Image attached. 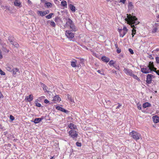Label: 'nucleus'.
I'll use <instances>...</instances> for the list:
<instances>
[{"mask_svg": "<svg viewBox=\"0 0 159 159\" xmlns=\"http://www.w3.org/2000/svg\"><path fill=\"white\" fill-rule=\"evenodd\" d=\"M126 18L125 17V20L127 22V23L131 25V27L133 28L132 30V34H135L136 33V27L134 25H136L139 23V22L137 21L138 19L135 16L129 14H126Z\"/></svg>", "mask_w": 159, "mask_h": 159, "instance_id": "nucleus-1", "label": "nucleus"}, {"mask_svg": "<svg viewBox=\"0 0 159 159\" xmlns=\"http://www.w3.org/2000/svg\"><path fill=\"white\" fill-rule=\"evenodd\" d=\"M66 23L64 25L65 28H69L73 32H75L78 30L77 27L75 26V23L69 17L63 18Z\"/></svg>", "mask_w": 159, "mask_h": 159, "instance_id": "nucleus-2", "label": "nucleus"}, {"mask_svg": "<svg viewBox=\"0 0 159 159\" xmlns=\"http://www.w3.org/2000/svg\"><path fill=\"white\" fill-rule=\"evenodd\" d=\"M129 135L136 141H137L140 139H142L141 134L134 130H133L130 132Z\"/></svg>", "mask_w": 159, "mask_h": 159, "instance_id": "nucleus-3", "label": "nucleus"}, {"mask_svg": "<svg viewBox=\"0 0 159 159\" xmlns=\"http://www.w3.org/2000/svg\"><path fill=\"white\" fill-rule=\"evenodd\" d=\"M69 136L72 138L73 140H76V138L78 136V134L76 131L72 129L69 132Z\"/></svg>", "mask_w": 159, "mask_h": 159, "instance_id": "nucleus-4", "label": "nucleus"}, {"mask_svg": "<svg viewBox=\"0 0 159 159\" xmlns=\"http://www.w3.org/2000/svg\"><path fill=\"white\" fill-rule=\"evenodd\" d=\"M141 71L143 73L147 74L151 73L152 70L149 67L145 66L144 67L141 68Z\"/></svg>", "mask_w": 159, "mask_h": 159, "instance_id": "nucleus-5", "label": "nucleus"}, {"mask_svg": "<svg viewBox=\"0 0 159 159\" xmlns=\"http://www.w3.org/2000/svg\"><path fill=\"white\" fill-rule=\"evenodd\" d=\"M71 31L70 30H67L65 32V35L68 39H72L74 37V34L72 33Z\"/></svg>", "mask_w": 159, "mask_h": 159, "instance_id": "nucleus-6", "label": "nucleus"}, {"mask_svg": "<svg viewBox=\"0 0 159 159\" xmlns=\"http://www.w3.org/2000/svg\"><path fill=\"white\" fill-rule=\"evenodd\" d=\"M154 76L151 74H148L147 75L146 82L148 84H150L151 83L152 77Z\"/></svg>", "mask_w": 159, "mask_h": 159, "instance_id": "nucleus-7", "label": "nucleus"}, {"mask_svg": "<svg viewBox=\"0 0 159 159\" xmlns=\"http://www.w3.org/2000/svg\"><path fill=\"white\" fill-rule=\"evenodd\" d=\"M44 118V116H42L40 118H36L34 119V120H31V121L33 122L35 124H38Z\"/></svg>", "mask_w": 159, "mask_h": 159, "instance_id": "nucleus-8", "label": "nucleus"}, {"mask_svg": "<svg viewBox=\"0 0 159 159\" xmlns=\"http://www.w3.org/2000/svg\"><path fill=\"white\" fill-rule=\"evenodd\" d=\"M123 71L125 74L131 76H132V75L133 74L132 73V71L130 69L125 68Z\"/></svg>", "mask_w": 159, "mask_h": 159, "instance_id": "nucleus-9", "label": "nucleus"}, {"mask_svg": "<svg viewBox=\"0 0 159 159\" xmlns=\"http://www.w3.org/2000/svg\"><path fill=\"white\" fill-rule=\"evenodd\" d=\"M52 101L54 102V103H56V102H59L61 100V98L58 95H56L53 97Z\"/></svg>", "mask_w": 159, "mask_h": 159, "instance_id": "nucleus-10", "label": "nucleus"}, {"mask_svg": "<svg viewBox=\"0 0 159 159\" xmlns=\"http://www.w3.org/2000/svg\"><path fill=\"white\" fill-rule=\"evenodd\" d=\"M56 108L57 110L61 111L63 112L66 114L68 113L69 112L67 110H66L58 106H56Z\"/></svg>", "mask_w": 159, "mask_h": 159, "instance_id": "nucleus-11", "label": "nucleus"}, {"mask_svg": "<svg viewBox=\"0 0 159 159\" xmlns=\"http://www.w3.org/2000/svg\"><path fill=\"white\" fill-rule=\"evenodd\" d=\"M13 76L16 77V75H17L19 74L20 72L18 68H14L12 70Z\"/></svg>", "mask_w": 159, "mask_h": 159, "instance_id": "nucleus-12", "label": "nucleus"}, {"mask_svg": "<svg viewBox=\"0 0 159 159\" xmlns=\"http://www.w3.org/2000/svg\"><path fill=\"white\" fill-rule=\"evenodd\" d=\"M14 5L16 7H22V5L20 0H15L14 1Z\"/></svg>", "mask_w": 159, "mask_h": 159, "instance_id": "nucleus-13", "label": "nucleus"}, {"mask_svg": "<svg viewBox=\"0 0 159 159\" xmlns=\"http://www.w3.org/2000/svg\"><path fill=\"white\" fill-rule=\"evenodd\" d=\"M118 30L120 34V37H123L127 33V32L124 31L121 29H119Z\"/></svg>", "mask_w": 159, "mask_h": 159, "instance_id": "nucleus-14", "label": "nucleus"}, {"mask_svg": "<svg viewBox=\"0 0 159 159\" xmlns=\"http://www.w3.org/2000/svg\"><path fill=\"white\" fill-rule=\"evenodd\" d=\"M152 119L154 123H157L159 121V117L157 115H155L152 117Z\"/></svg>", "mask_w": 159, "mask_h": 159, "instance_id": "nucleus-15", "label": "nucleus"}, {"mask_svg": "<svg viewBox=\"0 0 159 159\" xmlns=\"http://www.w3.org/2000/svg\"><path fill=\"white\" fill-rule=\"evenodd\" d=\"M33 99V96L32 94H30L29 96L25 97V100H27L29 102H30Z\"/></svg>", "mask_w": 159, "mask_h": 159, "instance_id": "nucleus-16", "label": "nucleus"}, {"mask_svg": "<svg viewBox=\"0 0 159 159\" xmlns=\"http://www.w3.org/2000/svg\"><path fill=\"white\" fill-rule=\"evenodd\" d=\"M6 69L8 71L12 72L14 68L12 66L8 65L6 66Z\"/></svg>", "mask_w": 159, "mask_h": 159, "instance_id": "nucleus-17", "label": "nucleus"}, {"mask_svg": "<svg viewBox=\"0 0 159 159\" xmlns=\"http://www.w3.org/2000/svg\"><path fill=\"white\" fill-rule=\"evenodd\" d=\"M68 127L71 129L73 130H75L77 129L76 126L74 125L73 124L71 123L68 125Z\"/></svg>", "mask_w": 159, "mask_h": 159, "instance_id": "nucleus-18", "label": "nucleus"}, {"mask_svg": "<svg viewBox=\"0 0 159 159\" xmlns=\"http://www.w3.org/2000/svg\"><path fill=\"white\" fill-rule=\"evenodd\" d=\"M101 60L102 61L106 63L110 61V59L105 56H102L101 57Z\"/></svg>", "mask_w": 159, "mask_h": 159, "instance_id": "nucleus-19", "label": "nucleus"}, {"mask_svg": "<svg viewBox=\"0 0 159 159\" xmlns=\"http://www.w3.org/2000/svg\"><path fill=\"white\" fill-rule=\"evenodd\" d=\"M68 7L72 12H75V11L76 9L74 5L70 4L68 5Z\"/></svg>", "mask_w": 159, "mask_h": 159, "instance_id": "nucleus-20", "label": "nucleus"}, {"mask_svg": "<svg viewBox=\"0 0 159 159\" xmlns=\"http://www.w3.org/2000/svg\"><path fill=\"white\" fill-rule=\"evenodd\" d=\"M37 13L38 15L41 16H44L46 15L44 11H37Z\"/></svg>", "mask_w": 159, "mask_h": 159, "instance_id": "nucleus-21", "label": "nucleus"}, {"mask_svg": "<svg viewBox=\"0 0 159 159\" xmlns=\"http://www.w3.org/2000/svg\"><path fill=\"white\" fill-rule=\"evenodd\" d=\"M151 106V104L148 102H146L143 104V107L144 108H146L147 107H150Z\"/></svg>", "mask_w": 159, "mask_h": 159, "instance_id": "nucleus-22", "label": "nucleus"}, {"mask_svg": "<svg viewBox=\"0 0 159 159\" xmlns=\"http://www.w3.org/2000/svg\"><path fill=\"white\" fill-rule=\"evenodd\" d=\"M74 61H71V66L73 67H75L77 66L76 65V63L77 62V61L74 59Z\"/></svg>", "mask_w": 159, "mask_h": 159, "instance_id": "nucleus-23", "label": "nucleus"}, {"mask_svg": "<svg viewBox=\"0 0 159 159\" xmlns=\"http://www.w3.org/2000/svg\"><path fill=\"white\" fill-rule=\"evenodd\" d=\"M47 23L48 24L50 23V25L52 27H55L56 26V24L53 21L48 20L47 21Z\"/></svg>", "mask_w": 159, "mask_h": 159, "instance_id": "nucleus-24", "label": "nucleus"}, {"mask_svg": "<svg viewBox=\"0 0 159 159\" xmlns=\"http://www.w3.org/2000/svg\"><path fill=\"white\" fill-rule=\"evenodd\" d=\"M115 47L116 48V52L118 53H119L121 52V49H119L118 47V45L117 43L115 44Z\"/></svg>", "mask_w": 159, "mask_h": 159, "instance_id": "nucleus-25", "label": "nucleus"}, {"mask_svg": "<svg viewBox=\"0 0 159 159\" xmlns=\"http://www.w3.org/2000/svg\"><path fill=\"white\" fill-rule=\"evenodd\" d=\"M66 96H67V99L68 100H70L71 102H73V103H75L74 100L71 98V97L70 94H67Z\"/></svg>", "mask_w": 159, "mask_h": 159, "instance_id": "nucleus-26", "label": "nucleus"}, {"mask_svg": "<svg viewBox=\"0 0 159 159\" xmlns=\"http://www.w3.org/2000/svg\"><path fill=\"white\" fill-rule=\"evenodd\" d=\"M61 6L63 7H67V4L65 0H63L61 2Z\"/></svg>", "mask_w": 159, "mask_h": 159, "instance_id": "nucleus-27", "label": "nucleus"}, {"mask_svg": "<svg viewBox=\"0 0 159 159\" xmlns=\"http://www.w3.org/2000/svg\"><path fill=\"white\" fill-rule=\"evenodd\" d=\"M150 68L152 69V68L154 67V65L153 62L150 61L149 62V65L148 66Z\"/></svg>", "mask_w": 159, "mask_h": 159, "instance_id": "nucleus-28", "label": "nucleus"}, {"mask_svg": "<svg viewBox=\"0 0 159 159\" xmlns=\"http://www.w3.org/2000/svg\"><path fill=\"white\" fill-rule=\"evenodd\" d=\"M45 4L46 5L47 7H51L52 6V4L50 2H45Z\"/></svg>", "mask_w": 159, "mask_h": 159, "instance_id": "nucleus-29", "label": "nucleus"}, {"mask_svg": "<svg viewBox=\"0 0 159 159\" xmlns=\"http://www.w3.org/2000/svg\"><path fill=\"white\" fill-rule=\"evenodd\" d=\"M54 14L53 13H50L48 15L46 16L45 17L47 19H50L52 18V16Z\"/></svg>", "mask_w": 159, "mask_h": 159, "instance_id": "nucleus-30", "label": "nucleus"}, {"mask_svg": "<svg viewBox=\"0 0 159 159\" xmlns=\"http://www.w3.org/2000/svg\"><path fill=\"white\" fill-rule=\"evenodd\" d=\"M133 6L132 4V2H129L128 3V9H132L133 8Z\"/></svg>", "mask_w": 159, "mask_h": 159, "instance_id": "nucleus-31", "label": "nucleus"}, {"mask_svg": "<svg viewBox=\"0 0 159 159\" xmlns=\"http://www.w3.org/2000/svg\"><path fill=\"white\" fill-rule=\"evenodd\" d=\"M8 40L11 43V44H12L14 42L13 38L11 36H9L8 38Z\"/></svg>", "mask_w": 159, "mask_h": 159, "instance_id": "nucleus-32", "label": "nucleus"}, {"mask_svg": "<svg viewBox=\"0 0 159 159\" xmlns=\"http://www.w3.org/2000/svg\"><path fill=\"white\" fill-rule=\"evenodd\" d=\"M11 44L15 46V47L16 48H18L19 47V44L16 42L15 41L13 42V43Z\"/></svg>", "mask_w": 159, "mask_h": 159, "instance_id": "nucleus-33", "label": "nucleus"}, {"mask_svg": "<svg viewBox=\"0 0 159 159\" xmlns=\"http://www.w3.org/2000/svg\"><path fill=\"white\" fill-rule=\"evenodd\" d=\"M115 63V62H114L113 60H111L110 61L108 64L110 66H113Z\"/></svg>", "mask_w": 159, "mask_h": 159, "instance_id": "nucleus-34", "label": "nucleus"}, {"mask_svg": "<svg viewBox=\"0 0 159 159\" xmlns=\"http://www.w3.org/2000/svg\"><path fill=\"white\" fill-rule=\"evenodd\" d=\"M35 106L37 107H43L42 106L41 104L38 102L37 101H36L35 102Z\"/></svg>", "mask_w": 159, "mask_h": 159, "instance_id": "nucleus-35", "label": "nucleus"}, {"mask_svg": "<svg viewBox=\"0 0 159 159\" xmlns=\"http://www.w3.org/2000/svg\"><path fill=\"white\" fill-rule=\"evenodd\" d=\"M131 76H132L134 78L137 80L138 81L140 80L139 79L138 77L136 75L133 74Z\"/></svg>", "mask_w": 159, "mask_h": 159, "instance_id": "nucleus-36", "label": "nucleus"}, {"mask_svg": "<svg viewBox=\"0 0 159 159\" xmlns=\"http://www.w3.org/2000/svg\"><path fill=\"white\" fill-rule=\"evenodd\" d=\"M97 72H98L99 74H100L102 75H105V74L104 73L103 71L102 70H97Z\"/></svg>", "mask_w": 159, "mask_h": 159, "instance_id": "nucleus-37", "label": "nucleus"}, {"mask_svg": "<svg viewBox=\"0 0 159 159\" xmlns=\"http://www.w3.org/2000/svg\"><path fill=\"white\" fill-rule=\"evenodd\" d=\"M44 90L46 92H48V91L47 90L48 87L45 84L42 87Z\"/></svg>", "mask_w": 159, "mask_h": 159, "instance_id": "nucleus-38", "label": "nucleus"}, {"mask_svg": "<svg viewBox=\"0 0 159 159\" xmlns=\"http://www.w3.org/2000/svg\"><path fill=\"white\" fill-rule=\"evenodd\" d=\"M113 66L116 69H117L118 70H119L120 69V67L118 65H117L116 64H114Z\"/></svg>", "mask_w": 159, "mask_h": 159, "instance_id": "nucleus-39", "label": "nucleus"}, {"mask_svg": "<svg viewBox=\"0 0 159 159\" xmlns=\"http://www.w3.org/2000/svg\"><path fill=\"white\" fill-rule=\"evenodd\" d=\"M138 108L139 110H140L141 109V105L139 103H138L137 104Z\"/></svg>", "mask_w": 159, "mask_h": 159, "instance_id": "nucleus-40", "label": "nucleus"}, {"mask_svg": "<svg viewBox=\"0 0 159 159\" xmlns=\"http://www.w3.org/2000/svg\"><path fill=\"white\" fill-rule=\"evenodd\" d=\"M155 59L156 63L159 64V57H155Z\"/></svg>", "mask_w": 159, "mask_h": 159, "instance_id": "nucleus-41", "label": "nucleus"}, {"mask_svg": "<svg viewBox=\"0 0 159 159\" xmlns=\"http://www.w3.org/2000/svg\"><path fill=\"white\" fill-rule=\"evenodd\" d=\"M157 30V27H155L152 29V33H155Z\"/></svg>", "mask_w": 159, "mask_h": 159, "instance_id": "nucleus-42", "label": "nucleus"}, {"mask_svg": "<svg viewBox=\"0 0 159 159\" xmlns=\"http://www.w3.org/2000/svg\"><path fill=\"white\" fill-rule=\"evenodd\" d=\"M106 103H107V104L109 105H110L111 103V101L110 100H108L107 99H106L105 101Z\"/></svg>", "mask_w": 159, "mask_h": 159, "instance_id": "nucleus-43", "label": "nucleus"}, {"mask_svg": "<svg viewBox=\"0 0 159 159\" xmlns=\"http://www.w3.org/2000/svg\"><path fill=\"white\" fill-rule=\"evenodd\" d=\"M0 74L1 75H5V73L0 69Z\"/></svg>", "mask_w": 159, "mask_h": 159, "instance_id": "nucleus-44", "label": "nucleus"}, {"mask_svg": "<svg viewBox=\"0 0 159 159\" xmlns=\"http://www.w3.org/2000/svg\"><path fill=\"white\" fill-rule=\"evenodd\" d=\"M128 50L131 54H133L134 53L133 50L132 49L129 48Z\"/></svg>", "mask_w": 159, "mask_h": 159, "instance_id": "nucleus-45", "label": "nucleus"}, {"mask_svg": "<svg viewBox=\"0 0 159 159\" xmlns=\"http://www.w3.org/2000/svg\"><path fill=\"white\" fill-rule=\"evenodd\" d=\"M10 119L11 121H13L14 120L15 118L13 116L10 115Z\"/></svg>", "mask_w": 159, "mask_h": 159, "instance_id": "nucleus-46", "label": "nucleus"}, {"mask_svg": "<svg viewBox=\"0 0 159 159\" xmlns=\"http://www.w3.org/2000/svg\"><path fill=\"white\" fill-rule=\"evenodd\" d=\"M76 144L78 147H81L82 145L81 143L79 142H77Z\"/></svg>", "mask_w": 159, "mask_h": 159, "instance_id": "nucleus-47", "label": "nucleus"}, {"mask_svg": "<svg viewBox=\"0 0 159 159\" xmlns=\"http://www.w3.org/2000/svg\"><path fill=\"white\" fill-rule=\"evenodd\" d=\"M8 137H9L11 139H12L15 138L14 135L13 134H10V135L8 136Z\"/></svg>", "mask_w": 159, "mask_h": 159, "instance_id": "nucleus-48", "label": "nucleus"}, {"mask_svg": "<svg viewBox=\"0 0 159 159\" xmlns=\"http://www.w3.org/2000/svg\"><path fill=\"white\" fill-rule=\"evenodd\" d=\"M124 31L126 32H127L128 29H127V28L125 26H124L123 27V29H122Z\"/></svg>", "mask_w": 159, "mask_h": 159, "instance_id": "nucleus-49", "label": "nucleus"}, {"mask_svg": "<svg viewBox=\"0 0 159 159\" xmlns=\"http://www.w3.org/2000/svg\"><path fill=\"white\" fill-rule=\"evenodd\" d=\"M78 58L80 59V63H83L84 61V59L80 58Z\"/></svg>", "mask_w": 159, "mask_h": 159, "instance_id": "nucleus-50", "label": "nucleus"}, {"mask_svg": "<svg viewBox=\"0 0 159 159\" xmlns=\"http://www.w3.org/2000/svg\"><path fill=\"white\" fill-rule=\"evenodd\" d=\"M44 102L46 104H48L49 103V101L47 99H45L44 100Z\"/></svg>", "mask_w": 159, "mask_h": 159, "instance_id": "nucleus-51", "label": "nucleus"}, {"mask_svg": "<svg viewBox=\"0 0 159 159\" xmlns=\"http://www.w3.org/2000/svg\"><path fill=\"white\" fill-rule=\"evenodd\" d=\"M118 104H119L116 107V109L119 108L122 106L121 104L120 103H118Z\"/></svg>", "mask_w": 159, "mask_h": 159, "instance_id": "nucleus-52", "label": "nucleus"}, {"mask_svg": "<svg viewBox=\"0 0 159 159\" xmlns=\"http://www.w3.org/2000/svg\"><path fill=\"white\" fill-rule=\"evenodd\" d=\"M148 57L150 58L151 59L153 60L154 59V57H152V55H149L148 56Z\"/></svg>", "mask_w": 159, "mask_h": 159, "instance_id": "nucleus-53", "label": "nucleus"}, {"mask_svg": "<svg viewBox=\"0 0 159 159\" xmlns=\"http://www.w3.org/2000/svg\"><path fill=\"white\" fill-rule=\"evenodd\" d=\"M111 72L112 73H115L116 74H117V72L114 69H113V70H112L111 71Z\"/></svg>", "mask_w": 159, "mask_h": 159, "instance_id": "nucleus-54", "label": "nucleus"}, {"mask_svg": "<svg viewBox=\"0 0 159 159\" xmlns=\"http://www.w3.org/2000/svg\"><path fill=\"white\" fill-rule=\"evenodd\" d=\"M2 58V52L1 50L0 49V59Z\"/></svg>", "mask_w": 159, "mask_h": 159, "instance_id": "nucleus-55", "label": "nucleus"}, {"mask_svg": "<svg viewBox=\"0 0 159 159\" xmlns=\"http://www.w3.org/2000/svg\"><path fill=\"white\" fill-rule=\"evenodd\" d=\"M44 84H45L42 82H40L39 84V85L42 87L44 85Z\"/></svg>", "mask_w": 159, "mask_h": 159, "instance_id": "nucleus-56", "label": "nucleus"}, {"mask_svg": "<svg viewBox=\"0 0 159 159\" xmlns=\"http://www.w3.org/2000/svg\"><path fill=\"white\" fill-rule=\"evenodd\" d=\"M45 11L46 15L48 14L50 12L48 10L45 11Z\"/></svg>", "mask_w": 159, "mask_h": 159, "instance_id": "nucleus-57", "label": "nucleus"}, {"mask_svg": "<svg viewBox=\"0 0 159 159\" xmlns=\"http://www.w3.org/2000/svg\"><path fill=\"white\" fill-rule=\"evenodd\" d=\"M27 2L30 5L32 4V2L30 0H28Z\"/></svg>", "mask_w": 159, "mask_h": 159, "instance_id": "nucleus-58", "label": "nucleus"}, {"mask_svg": "<svg viewBox=\"0 0 159 159\" xmlns=\"http://www.w3.org/2000/svg\"><path fill=\"white\" fill-rule=\"evenodd\" d=\"M126 0H120V2L124 4L125 3Z\"/></svg>", "mask_w": 159, "mask_h": 159, "instance_id": "nucleus-59", "label": "nucleus"}, {"mask_svg": "<svg viewBox=\"0 0 159 159\" xmlns=\"http://www.w3.org/2000/svg\"><path fill=\"white\" fill-rule=\"evenodd\" d=\"M154 72H155L156 73V74L159 75V70H157L156 71H154Z\"/></svg>", "mask_w": 159, "mask_h": 159, "instance_id": "nucleus-60", "label": "nucleus"}, {"mask_svg": "<svg viewBox=\"0 0 159 159\" xmlns=\"http://www.w3.org/2000/svg\"><path fill=\"white\" fill-rule=\"evenodd\" d=\"M3 96L2 94L1 93V91H0V98H3Z\"/></svg>", "mask_w": 159, "mask_h": 159, "instance_id": "nucleus-61", "label": "nucleus"}, {"mask_svg": "<svg viewBox=\"0 0 159 159\" xmlns=\"http://www.w3.org/2000/svg\"><path fill=\"white\" fill-rule=\"evenodd\" d=\"M8 133L7 131H6L5 132H4L3 134L4 135H6Z\"/></svg>", "mask_w": 159, "mask_h": 159, "instance_id": "nucleus-62", "label": "nucleus"}, {"mask_svg": "<svg viewBox=\"0 0 159 159\" xmlns=\"http://www.w3.org/2000/svg\"><path fill=\"white\" fill-rule=\"evenodd\" d=\"M58 19V17H55V20H55V22H57V20Z\"/></svg>", "mask_w": 159, "mask_h": 159, "instance_id": "nucleus-63", "label": "nucleus"}, {"mask_svg": "<svg viewBox=\"0 0 159 159\" xmlns=\"http://www.w3.org/2000/svg\"><path fill=\"white\" fill-rule=\"evenodd\" d=\"M155 51L156 52H158L159 51V48H156Z\"/></svg>", "mask_w": 159, "mask_h": 159, "instance_id": "nucleus-64", "label": "nucleus"}]
</instances>
